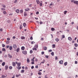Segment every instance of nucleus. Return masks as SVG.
<instances>
[{"label": "nucleus", "mask_w": 78, "mask_h": 78, "mask_svg": "<svg viewBox=\"0 0 78 78\" xmlns=\"http://www.w3.org/2000/svg\"><path fill=\"white\" fill-rule=\"evenodd\" d=\"M13 47L14 49H16L17 48L16 44H14L13 45Z\"/></svg>", "instance_id": "f257e3e1"}, {"label": "nucleus", "mask_w": 78, "mask_h": 78, "mask_svg": "<svg viewBox=\"0 0 78 78\" xmlns=\"http://www.w3.org/2000/svg\"><path fill=\"white\" fill-rule=\"evenodd\" d=\"M22 53L23 54H24V55H27V51H23Z\"/></svg>", "instance_id": "f03ea898"}, {"label": "nucleus", "mask_w": 78, "mask_h": 78, "mask_svg": "<svg viewBox=\"0 0 78 78\" xmlns=\"http://www.w3.org/2000/svg\"><path fill=\"white\" fill-rule=\"evenodd\" d=\"M74 4H76V5H78V1H74Z\"/></svg>", "instance_id": "7ed1b4c3"}, {"label": "nucleus", "mask_w": 78, "mask_h": 78, "mask_svg": "<svg viewBox=\"0 0 78 78\" xmlns=\"http://www.w3.org/2000/svg\"><path fill=\"white\" fill-rule=\"evenodd\" d=\"M16 12L17 13L19 14V12H20V10L19 9H17L16 10Z\"/></svg>", "instance_id": "20e7f679"}, {"label": "nucleus", "mask_w": 78, "mask_h": 78, "mask_svg": "<svg viewBox=\"0 0 78 78\" xmlns=\"http://www.w3.org/2000/svg\"><path fill=\"white\" fill-rule=\"evenodd\" d=\"M8 69V66L6 65L5 66V70H7Z\"/></svg>", "instance_id": "39448f33"}, {"label": "nucleus", "mask_w": 78, "mask_h": 78, "mask_svg": "<svg viewBox=\"0 0 78 78\" xmlns=\"http://www.w3.org/2000/svg\"><path fill=\"white\" fill-rule=\"evenodd\" d=\"M26 12H24V16H25V17H26V16H27V13H26Z\"/></svg>", "instance_id": "423d86ee"}, {"label": "nucleus", "mask_w": 78, "mask_h": 78, "mask_svg": "<svg viewBox=\"0 0 78 78\" xmlns=\"http://www.w3.org/2000/svg\"><path fill=\"white\" fill-rule=\"evenodd\" d=\"M59 64H62V63H63V61L61 60L60 61H59Z\"/></svg>", "instance_id": "0eeeda50"}, {"label": "nucleus", "mask_w": 78, "mask_h": 78, "mask_svg": "<svg viewBox=\"0 0 78 78\" xmlns=\"http://www.w3.org/2000/svg\"><path fill=\"white\" fill-rule=\"evenodd\" d=\"M25 47L24 46H22L21 48V49L22 50H25Z\"/></svg>", "instance_id": "6e6552de"}, {"label": "nucleus", "mask_w": 78, "mask_h": 78, "mask_svg": "<svg viewBox=\"0 0 78 78\" xmlns=\"http://www.w3.org/2000/svg\"><path fill=\"white\" fill-rule=\"evenodd\" d=\"M21 65V62H19L18 63L17 65V66L18 67H20Z\"/></svg>", "instance_id": "1a4fd4ad"}, {"label": "nucleus", "mask_w": 78, "mask_h": 78, "mask_svg": "<svg viewBox=\"0 0 78 78\" xmlns=\"http://www.w3.org/2000/svg\"><path fill=\"white\" fill-rule=\"evenodd\" d=\"M68 39L69 41H72V39L70 37H68Z\"/></svg>", "instance_id": "9d476101"}, {"label": "nucleus", "mask_w": 78, "mask_h": 78, "mask_svg": "<svg viewBox=\"0 0 78 78\" xmlns=\"http://www.w3.org/2000/svg\"><path fill=\"white\" fill-rule=\"evenodd\" d=\"M12 65L13 67H15L16 66V63L15 62H12Z\"/></svg>", "instance_id": "9b49d317"}, {"label": "nucleus", "mask_w": 78, "mask_h": 78, "mask_svg": "<svg viewBox=\"0 0 78 78\" xmlns=\"http://www.w3.org/2000/svg\"><path fill=\"white\" fill-rule=\"evenodd\" d=\"M20 50V48H17L16 49V52H19V51Z\"/></svg>", "instance_id": "f8f14e48"}, {"label": "nucleus", "mask_w": 78, "mask_h": 78, "mask_svg": "<svg viewBox=\"0 0 78 78\" xmlns=\"http://www.w3.org/2000/svg\"><path fill=\"white\" fill-rule=\"evenodd\" d=\"M8 56H9V58H12V55H9V54H8Z\"/></svg>", "instance_id": "ddd939ff"}, {"label": "nucleus", "mask_w": 78, "mask_h": 78, "mask_svg": "<svg viewBox=\"0 0 78 78\" xmlns=\"http://www.w3.org/2000/svg\"><path fill=\"white\" fill-rule=\"evenodd\" d=\"M9 49L10 50H12V46H10L9 48Z\"/></svg>", "instance_id": "4468645a"}, {"label": "nucleus", "mask_w": 78, "mask_h": 78, "mask_svg": "<svg viewBox=\"0 0 78 78\" xmlns=\"http://www.w3.org/2000/svg\"><path fill=\"white\" fill-rule=\"evenodd\" d=\"M5 62H3L2 63V66H5Z\"/></svg>", "instance_id": "2eb2a0df"}, {"label": "nucleus", "mask_w": 78, "mask_h": 78, "mask_svg": "<svg viewBox=\"0 0 78 78\" xmlns=\"http://www.w3.org/2000/svg\"><path fill=\"white\" fill-rule=\"evenodd\" d=\"M30 10V8H27L26 9H25V11H29Z\"/></svg>", "instance_id": "dca6fc26"}, {"label": "nucleus", "mask_w": 78, "mask_h": 78, "mask_svg": "<svg viewBox=\"0 0 78 78\" xmlns=\"http://www.w3.org/2000/svg\"><path fill=\"white\" fill-rule=\"evenodd\" d=\"M27 63L30 62V59H29V58H28L27 59Z\"/></svg>", "instance_id": "f3484780"}, {"label": "nucleus", "mask_w": 78, "mask_h": 78, "mask_svg": "<svg viewBox=\"0 0 78 78\" xmlns=\"http://www.w3.org/2000/svg\"><path fill=\"white\" fill-rule=\"evenodd\" d=\"M23 25L24 27H25L27 26V24H26V23H23Z\"/></svg>", "instance_id": "a211bd4d"}, {"label": "nucleus", "mask_w": 78, "mask_h": 78, "mask_svg": "<svg viewBox=\"0 0 78 78\" xmlns=\"http://www.w3.org/2000/svg\"><path fill=\"white\" fill-rule=\"evenodd\" d=\"M67 62H65L64 63V66H67Z\"/></svg>", "instance_id": "6ab92c4d"}, {"label": "nucleus", "mask_w": 78, "mask_h": 78, "mask_svg": "<svg viewBox=\"0 0 78 78\" xmlns=\"http://www.w3.org/2000/svg\"><path fill=\"white\" fill-rule=\"evenodd\" d=\"M55 29L54 28H51V30L52 31H55Z\"/></svg>", "instance_id": "aec40b11"}, {"label": "nucleus", "mask_w": 78, "mask_h": 78, "mask_svg": "<svg viewBox=\"0 0 78 78\" xmlns=\"http://www.w3.org/2000/svg\"><path fill=\"white\" fill-rule=\"evenodd\" d=\"M36 2L37 4H39V3H40V2L39 0H36Z\"/></svg>", "instance_id": "412c9836"}, {"label": "nucleus", "mask_w": 78, "mask_h": 78, "mask_svg": "<svg viewBox=\"0 0 78 78\" xmlns=\"http://www.w3.org/2000/svg\"><path fill=\"white\" fill-rule=\"evenodd\" d=\"M24 72H25V70L23 69L21 70V73H24Z\"/></svg>", "instance_id": "4be33fe9"}, {"label": "nucleus", "mask_w": 78, "mask_h": 78, "mask_svg": "<svg viewBox=\"0 0 78 78\" xmlns=\"http://www.w3.org/2000/svg\"><path fill=\"white\" fill-rule=\"evenodd\" d=\"M20 75H20V74H19V75H16V77L17 78L19 77V76H20Z\"/></svg>", "instance_id": "5701e85b"}, {"label": "nucleus", "mask_w": 78, "mask_h": 78, "mask_svg": "<svg viewBox=\"0 0 78 78\" xmlns=\"http://www.w3.org/2000/svg\"><path fill=\"white\" fill-rule=\"evenodd\" d=\"M34 58H35L34 57L32 59H31V61H33V62H34Z\"/></svg>", "instance_id": "b1692460"}, {"label": "nucleus", "mask_w": 78, "mask_h": 78, "mask_svg": "<svg viewBox=\"0 0 78 78\" xmlns=\"http://www.w3.org/2000/svg\"><path fill=\"white\" fill-rule=\"evenodd\" d=\"M32 50H35L36 51V50H37V49H36V48H32Z\"/></svg>", "instance_id": "393cba45"}, {"label": "nucleus", "mask_w": 78, "mask_h": 78, "mask_svg": "<svg viewBox=\"0 0 78 78\" xmlns=\"http://www.w3.org/2000/svg\"><path fill=\"white\" fill-rule=\"evenodd\" d=\"M74 45L75 47H78V44L76 43H75L74 44Z\"/></svg>", "instance_id": "a878e982"}, {"label": "nucleus", "mask_w": 78, "mask_h": 78, "mask_svg": "<svg viewBox=\"0 0 78 78\" xmlns=\"http://www.w3.org/2000/svg\"><path fill=\"white\" fill-rule=\"evenodd\" d=\"M55 41H56V42H58V41H59V39H58V38H56L55 39Z\"/></svg>", "instance_id": "bb28decb"}, {"label": "nucleus", "mask_w": 78, "mask_h": 78, "mask_svg": "<svg viewBox=\"0 0 78 78\" xmlns=\"http://www.w3.org/2000/svg\"><path fill=\"white\" fill-rule=\"evenodd\" d=\"M2 51H6V49H5V48H2Z\"/></svg>", "instance_id": "cd10ccee"}, {"label": "nucleus", "mask_w": 78, "mask_h": 78, "mask_svg": "<svg viewBox=\"0 0 78 78\" xmlns=\"http://www.w3.org/2000/svg\"><path fill=\"white\" fill-rule=\"evenodd\" d=\"M21 39H25V38L23 36L21 37Z\"/></svg>", "instance_id": "c85d7f7f"}, {"label": "nucleus", "mask_w": 78, "mask_h": 78, "mask_svg": "<svg viewBox=\"0 0 78 78\" xmlns=\"http://www.w3.org/2000/svg\"><path fill=\"white\" fill-rule=\"evenodd\" d=\"M44 50H47V47L44 46Z\"/></svg>", "instance_id": "c756f323"}, {"label": "nucleus", "mask_w": 78, "mask_h": 78, "mask_svg": "<svg viewBox=\"0 0 78 78\" xmlns=\"http://www.w3.org/2000/svg\"><path fill=\"white\" fill-rule=\"evenodd\" d=\"M67 11H64V14L66 15V13H67Z\"/></svg>", "instance_id": "7c9ffc66"}, {"label": "nucleus", "mask_w": 78, "mask_h": 78, "mask_svg": "<svg viewBox=\"0 0 78 78\" xmlns=\"http://www.w3.org/2000/svg\"><path fill=\"white\" fill-rule=\"evenodd\" d=\"M51 55H52V56H54V52H52L51 53Z\"/></svg>", "instance_id": "2f4dec72"}, {"label": "nucleus", "mask_w": 78, "mask_h": 78, "mask_svg": "<svg viewBox=\"0 0 78 78\" xmlns=\"http://www.w3.org/2000/svg\"><path fill=\"white\" fill-rule=\"evenodd\" d=\"M2 78H5V77H6V76H4V75H2Z\"/></svg>", "instance_id": "473e14b6"}, {"label": "nucleus", "mask_w": 78, "mask_h": 78, "mask_svg": "<svg viewBox=\"0 0 78 78\" xmlns=\"http://www.w3.org/2000/svg\"><path fill=\"white\" fill-rule=\"evenodd\" d=\"M64 38H65V35H62V39H64Z\"/></svg>", "instance_id": "72a5a7b5"}, {"label": "nucleus", "mask_w": 78, "mask_h": 78, "mask_svg": "<svg viewBox=\"0 0 78 78\" xmlns=\"http://www.w3.org/2000/svg\"><path fill=\"white\" fill-rule=\"evenodd\" d=\"M17 69H18V70H20V69H21V67H19L17 68Z\"/></svg>", "instance_id": "f704fd0d"}, {"label": "nucleus", "mask_w": 78, "mask_h": 78, "mask_svg": "<svg viewBox=\"0 0 78 78\" xmlns=\"http://www.w3.org/2000/svg\"><path fill=\"white\" fill-rule=\"evenodd\" d=\"M35 43H36V42H34V41H32L31 42V44H35Z\"/></svg>", "instance_id": "c9c22d12"}, {"label": "nucleus", "mask_w": 78, "mask_h": 78, "mask_svg": "<svg viewBox=\"0 0 78 78\" xmlns=\"http://www.w3.org/2000/svg\"><path fill=\"white\" fill-rule=\"evenodd\" d=\"M30 53H33V50H31L30 51Z\"/></svg>", "instance_id": "e433bc0d"}, {"label": "nucleus", "mask_w": 78, "mask_h": 78, "mask_svg": "<svg viewBox=\"0 0 78 78\" xmlns=\"http://www.w3.org/2000/svg\"><path fill=\"white\" fill-rule=\"evenodd\" d=\"M9 68V69H12V66H10Z\"/></svg>", "instance_id": "4c0bfd02"}, {"label": "nucleus", "mask_w": 78, "mask_h": 78, "mask_svg": "<svg viewBox=\"0 0 78 78\" xmlns=\"http://www.w3.org/2000/svg\"><path fill=\"white\" fill-rule=\"evenodd\" d=\"M20 13H23V10L21 9L20 10Z\"/></svg>", "instance_id": "58836bf2"}, {"label": "nucleus", "mask_w": 78, "mask_h": 78, "mask_svg": "<svg viewBox=\"0 0 78 78\" xmlns=\"http://www.w3.org/2000/svg\"><path fill=\"white\" fill-rule=\"evenodd\" d=\"M52 48H55V44H53L52 45Z\"/></svg>", "instance_id": "ea45409f"}, {"label": "nucleus", "mask_w": 78, "mask_h": 78, "mask_svg": "<svg viewBox=\"0 0 78 78\" xmlns=\"http://www.w3.org/2000/svg\"><path fill=\"white\" fill-rule=\"evenodd\" d=\"M3 14H6V11H4L3 12Z\"/></svg>", "instance_id": "a19ab883"}, {"label": "nucleus", "mask_w": 78, "mask_h": 78, "mask_svg": "<svg viewBox=\"0 0 78 78\" xmlns=\"http://www.w3.org/2000/svg\"><path fill=\"white\" fill-rule=\"evenodd\" d=\"M17 2V0H16L14 1V3H16Z\"/></svg>", "instance_id": "79ce46f5"}, {"label": "nucleus", "mask_w": 78, "mask_h": 78, "mask_svg": "<svg viewBox=\"0 0 78 78\" xmlns=\"http://www.w3.org/2000/svg\"><path fill=\"white\" fill-rule=\"evenodd\" d=\"M44 78H48V76H47V75H45Z\"/></svg>", "instance_id": "37998d69"}, {"label": "nucleus", "mask_w": 78, "mask_h": 78, "mask_svg": "<svg viewBox=\"0 0 78 78\" xmlns=\"http://www.w3.org/2000/svg\"><path fill=\"white\" fill-rule=\"evenodd\" d=\"M39 5L40 6H42V3H40Z\"/></svg>", "instance_id": "c03bdc74"}, {"label": "nucleus", "mask_w": 78, "mask_h": 78, "mask_svg": "<svg viewBox=\"0 0 78 78\" xmlns=\"http://www.w3.org/2000/svg\"><path fill=\"white\" fill-rule=\"evenodd\" d=\"M45 61L44 60V62H42L41 63V64H44V62H45Z\"/></svg>", "instance_id": "a18cd8bd"}, {"label": "nucleus", "mask_w": 78, "mask_h": 78, "mask_svg": "<svg viewBox=\"0 0 78 78\" xmlns=\"http://www.w3.org/2000/svg\"><path fill=\"white\" fill-rule=\"evenodd\" d=\"M30 40H33V37H31L30 38Z\"/></svg>", "instance_id": "49530a36"}, {"label": "nucleus", "mask_w": 78, "mask_h": 78, "mask_svg": "<svg viewBox=\"0 0 78 78\" xmlns=\"http://www.w3.org/2000/svg\"><path fill=\"white\" fill-rule=\"evenodd\" d=\"M48 51H49V52H51V51H52V50L50 49L48 50Z\"/></svg>", "instance_id": "de8ad7c7"}, {"label": "nucleus", "mask_w": 78, "mask_h": 78, "mask_svg": "<svg viewBox=\"0 0 78 78\" xmlns=\"http://www.w3.org/2000/svg\"><path fill=\"white\" fill-rule=\"evenodd\" d=\"M7 39L8 41H10V38L8 37L7 38Z\"/></svg>", "instance_id": "09e8293b"}, {"label": "nucleus", "mask_w": 78, "mask_h": 78, "mask_svg": "<svg viewBox=\"0 0 78 78\" xmlns=\"http://www.w3.org/2000/svg\"><path fill=\"white\" fill-rule=\"evenodd\" d=\"M38 75H41L42 73H41L39 72L38 73Z\"/></svg>", "instance_id": "8fccbe9b"}, {"label": "nucleus", "mask_w": 78, "mask_h": 78, "mask_svg": "<svg viewBox=\"0 0 78 78\" xmlns=\"http://www.w3.org/2000/svg\"><path fill=\"white\" fill-rule=\"evenodd\" d=\"M55 60H57V59H58V57H57L56 56H55Z\"/></svg>", "instance_id": "3c124183"}, {"label": "nucleus", "mask_w": 78, "mask_h": 78, "mask_svg": "<svg viewBox=\"0 0 78 78\" xmlns=\"http://www.w3.org/2000/svg\"><path fill=\"white\" fill-rule=\"evenodd\" d=\"M35 47L36 48H38V45H35Z\"/></svg>", "instance_id": "603ef678"}, {"label": "nucleus", "mask_w": 78, "mask_h": 78, "mask_svg": "<svg viewBox=\"0 0 78 78\" xmlns=\"http://www.w3.org/2000/svg\"><path fill=\"white\" fill-rule=\"evenodd\" d=\"M2 7L3 8H6V5H2Z\"/></svg>", "instance_id": "864d4df0"}, {"label": "nucleus", "mask_w": 78, "mask_h": 78, "mask_svg": "<svg viewBox=\"0 0 78 78\" xmlns=\"http://www.w3.org/2000/svg\"><path fill=\"white\" fill-rule=\"evenodd\" d=\"M2 47H5V45L4 44H3L2 45Z\"/></svg>", "instance_id": "5fc2aeb1"}, {"label": "nucleus", "mask_w": 78, "mask_h": 78, "mask_svg": "<svg viewBox=\"0 0 78 78\" xmlns=\"http://www.w3.org/2000/svg\"><path fill=\"white\" fill-rule=\"evenodd\" d=\"M36 14H39V12H36Z\"/></svg>", "instance_id": "6e6d98bb"}, {"label": "nucleus", "mask_w": 78, "mask_h": 78, "mask_svg": "<svg viewBox=\"0 0 78 78\" xmlns=\"http://www.w3.org/2000/svg\"><path fill=\"white\" fill-rule=\"evenodd\" d=\"M2 10H5V9L4 8H2L1 9Z\"/></svg>", "instance_id": "4d7b16f0"}, {"label": "nucleus", "mask_w": 78, "mask_h": 78, "mask_svg": "<svg viewBox=\"0 0 78 78\" xmlns=\"http://www.w3.org/2000/svg\"><path fill=\"white\" fill-rule=\"evenodd\" d=\"M41 54H42V55H44V52L42 51L41 52Z\"/></svg>", "instance_id": "13d9d810"}, {"label": "nucleus", "mask_w": 78, "mask_h": 78, "mask_svg": "<svg viewBox=\"0 0 78 78\" xmlns=\"http://www.w3.org/2000/svg\"><path fill=\"white\" fill-rule=\"evenodd\" d=\"M9 41H7L6 42V43L7 44H9Z\"/></svg>", "instance_id": "bf43d9fd"}, {"label": "nucleus", "mask_w": 78, "mask_h": 78, "mask_svg": "<svg viewBox=\"0 0 78 78\" xmlns=\"http://www.w3.org/2000/svg\"><path fill=\"white\" fill-rule=\"evenodd\" d=\"M78 63V62L77 61H75V63L76 64Z\"/></svg>", "instance_id": "052dcab7"}, {"label": "nucleus", "mask_w": 78, "mask_h": 78, "mask_svg": "<svg viewBox=\"0 0 78 78\" xmlns=\"http://www.w3.org/2000/svg\"><path fill=\"white\" fill-rule=\"evenodd\" d=\"M34 62L33 61L32 62H31V64H34Z\"/></svg>", "instance_id": "680f3d73"}, {"label": "nucleus", "mask_w": 78, "mask_h": 78, "mask_svg": "<svg viewBox=\"0 0 78 78\" xmlns=\"http://www.w3.org/2000/svg\"><path fill=\"white\" fill-rule=\"evenodd\" d=\"M31 69H34V66H32Z\"/></svg>", "instance_id": "e2e57ef3"}, {"label": "nucleus", "mask_w": 78, "mask_h": 78, "mask_svg": "<svg viewBox=\"0 0 78 78\" xmlns=\"http://www.w3.org/2000/svg\"><path fill=\"white\" fill-rule=\"evenodd\" d=\"M32 5V4H30L29 5V6H30V7H31Z\"/></svg>", "instance_id": "0e129e2a"}, {"label": "nucleus", "mask_w": 78, "mask_h": 78, "mask_svg": "<svg viewBox=\"0 0 78 78\" xmlns=\"http://www.w3.org/2000/svg\"><path fill=\"white\" fill-rule=\"evenodd\" d=\"M9 45L7 46L6 47V48H9Z\"/></svg>", "instance_id": "69168bd1"}, {"label": "nucleus", "mask_w": 78, "mask_h": 78, "mask_svg": "<svg viewBox=\"0 0 78 78\" xmlns=\"http://www.w3.org/2000/svg\"><path fill=\"white\" fill-rule=\"evenodd\" d=\"M45 57L46 58H48V56L47 55H46Z\"/></svg>", "instance_id": "338daca9"}, {"label": "nucleus", "mask_w": 78, "mask_h": 78, "mask_svg": "<svg viewBox=\"0 0 78 78\" xmlns=\"http://www.w3.org/2000/svg\"><path fill=\"white\" fill-rule=\"evenodd\" d=\"M35 61L36 62H37V58H35Z\"/></svg>", "instance_id": "774afa93"}]
</instances>
